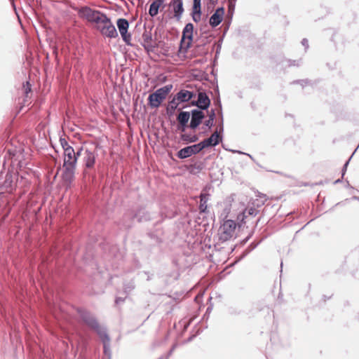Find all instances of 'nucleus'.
Segmentation results:
<instances>
[{
	"instance_id": "1",
	"label": "nucleus",
	"mask_w": 359,
	"mask_h": 359,
	"mask_svg": "<svg viewBox=\"0 0 359 359\" xmlns=\"http://www.w3.org/2000/svg\"><path fill=\"white\" fill-rule=\"evenodd\" d=\"M74 309L77 314L78 320L97 334L103 346V359H111V338L107 327L101 325L97 317L88 309L82 306H74Z\"/></svg>"
},
{
	"instance_id": "2",
	"label": "nucleus",
	"mask_w": 359,
	"mask_h": 359,
	"mask_svg": "<svg viewBox=\"0 0 359 359\" xmlns=\"http://www.w3.org/2000/svg\"><path fill=\"white\" fill-rule=\"evenodd\" d=\"M172 88V84H166L150 93L147 97L148 106L151 109H158L161 103L166 99Z\"/></svg>"
},
{
	"instance_id": "3",
	"label": "nucleus",
	"mask_w": 359,
	"mask_h": 359,
	"mask_svg": "<svg viewBox=\"0 0 359 359\" xmlns=\"http://www.w3.org/2000/svg\"><path fill=\"white\" fill-rule=\"evenodd\" d=\"M124 218L131 221L136 220L138 223H144L153 219L152 214L144 205H138L134 209L128 210Z\"/></svg>"
},
{
	"instance_id": "4",
	"label": "nucleus",
	"mask_w": 359,
	"mask_h": 359,
	"mask_svg": "<svg viewBox=\"0 0 359 359\" xmlns=\"http://www.w3.org/2000/svg\"><path fill=\"white\" fill-rule=\"evenodd\" d=\"M82 18L86 19L89 22L94 24V26H98L106 22L108 15L104 12L93 9L88 6H86L81 12Z\"/></svg>"
},
{
	"instance_id": "5",
	"label": "nucleus",
	"mask_w": 359,
	"mask_h": 359,
	"mask_svg": "<svg viewBox=\"0 0 359 359\" xmlns=\"http://www.w3.org/2000/svg\"><path fill=\"white\" fill-rule=\"evenodd\" d=\"M163 221V218L159 219L154 223L153 229L147 231L146 236L150 239L151 243L149 244V250L151 252L153 249L156 247H158L163 243V238L160 236L159 232L161 234H163V229H159L158 227Z\"/></svg>"
},
{
	"instance_id": "6",
	"label": "nucleus",
	"mask_w": 359,
	"mask_h": 359,
	"mask_svg": "<svg viewBox=\"0 0 359 359\" xmlns=\"http://www.w3.org/2000/svg\"><path fill=\"white\" fill-rule=\"evenodd\" d=\"M93 29L99 32L104 38L112 39L118 36L116 28L109 17L107 18L106 22H104L100 25L93 26Z\"/></svg>"
},
{
	"instance_id": "7",
	"label": "nucleus",
	"mask_w": 359,
	"mask_h": 359,
	"mask_svg": "<svg viewBox=\"0 0 359 359\" xmlns=\"http://www.w3.org/2000/svg\"><path fill=\"white\" fill-rule=\"evenodd\" d=\"M236 226L238 227V221L236 222L233 219L225 220L219 229V241L222 243L229 241L232 237Z\"/></svg>"
},
{
	"instance_id": "8",
	"label": "nucleus",
	"mask_w": 359,
	"mask_h": 359,
	"mask_svg": "<svg viewBox=\"0 0 359 359\" xmlns=\"http://www.w3.org/2000/svg\"><path fill=\"white\" fill-rule=\"evenodd\" d=\"M202 151L199 143L192 144L187 145L178 151H177L175 156L181 159L184 160L191 157L192 156L200 154Z\"/></svg>"
},
{
	"instance_id": "9",
	"label": "nucleus",
	"mask_w": 359,
	"mask_h": 359,
	"mask_svg": "<svg viewBox=\"0 0 359 359\" xmlns=\"http://www.w3.org/2000/svg\"><path fill=\"white\" fill-rule=\"evenodd\" d=\"M190 122L189 128L192 130H196L199 128L205 118L203 111L199 109H193L190 111Z\"/></svg>"
},
{
	"instance_id": "10",
	"label": "nucleus",
	"mask_w": 359,
	"mask_h": 359,
	"mask_svg": "<svg viewBox=\"0 0 359 359\" xmlns=\"http://www.w3.org/2000/svg\"><path fill=\"white\" fill-rule=\"evenodd\" d=\"M168 8L170 9L172 16L177 21H180L184 12L183 0H170L168 4Z\"/></svg>"
},
{
	"instance_id": "11",
	"label": "nucleus",
	"mask_w": 359,
	"mask_h": 359,
	"mask_svg": "<svg viewBox=\"0 0 359 359\" xmlns=\"http://www.w3.org/2000/svg\"><path fill=\"white\" fill-rule=\"evenodd\" d=\"M64 170L62 173L61 177L64 185L67 189L69 188L74 180V174L76 166L72 165H63Z\"/></svg>"
},
{
	"instance_id": "12",
	"label": "nucleus",
	"mask_w": 359,
	"mask_h": 359,
	"mask_svg": "<svg viewBox=\"0 0 359 359\" xmlns=\"http://www.w3.org/2000/svg\"><path fill=\"white\" fill-rule=\"evenodd\" d=\"M194 25L192 22H188L185 25L182 29V42H184L185 40H188L187 43V50H189L192 45L194 41Z\"/></svg>"
},
{
	"instance_id": "13",
	"label": "nucleus",
	"mask_w": 359,
	"mask_h": 359,
	"mask_svg": "<svg viewBox=\"0 0 359 359\" xmlns=\"http://www.w3.org/2000/svg\"><path fill=\"white\" fill-rule=\"evenodd\" d=\"M225 8L223 6L218 7L209 18V24L212 29H215L224 20Z\"/></svg>"
},
{
	"instance_id": "14",
	"label": "nucleus",
	"mask_w": 359,
	"mask_h": 359,
	"mask_svg": "<svg viewBox=\"0 0 359 359\" xmlns=\"http://www.w3.org/2000/svg\"><path fill=\"white\" fill-rule=\"evenodd\" d=\"M259 212V210L252 206L245 208L244 210L241 212L237 215V221L238 222V228H241L243 224H245L246 223L245 219L248 218V216H251V217H254Z\"/></svg>"
},
{
	"instance_id": "15",
	"label": "nucleus",
	"mask_w": 359,
	"mask_h": 359,
	"mask_svg": "<svg viewBox=\"0 0 359 359\" xmlns=\"http://www.w3.org/2000/svg\"><path fill=\"white\" fill-rule=\"evenodd\" d=\"M205 167L204 161L196 160L194 158L190 159V163L187 165V170L191 175H196L201 172Z\"/></svg>"
},
{
	"instance_id": "16",
	"label": "nucleus",
	"mask_w": 359,
	"mask_h": 359,
	"mask_svg": "<svg viewBox=\"0 0 359 359\" xmlns=\"http://www.w3.org/2000/svg\"><path fill=\"white\" fill-rule=\"evenodd\" d=\"M177 121L180 126L177 127V130L180 132H184L189 128V121L190 120V112L187 111H181L177 115Z\"/></svg>"
},
{
	"instance_id": "17",
	"label": "nucleus",
	"mask_w": 359,
	"mask_h": 359,
	"mask_svg": "<svg viewBox=\"0 0 359 359\" xmlns=\"http://www.w3.org/2000/svg\"><path fill=\"white\" fill-rule=\"evenodd\" d=\"M175 95L177 96L178 102L182 104L190 102L196 96V93L194 91L182 88L180 89Z\"/></svg>"
},
{
	"instance_id": "18",
	"label": "nucleus",
	"mask_w": 359,
	"mask_h": 359,
	"mask_svg": "<svg viewBox=\"0 0 359 359\" xmlns=\"http://www.w3.org/2000/svg\"><path fill=\"white\" fill-rule=\"evenodd\" d=\"M215 118V110L214 109H211L209 111L208 119L205 121L201 127L203 131L200 132V134H202V135H205L212 129Z\"/></svg>"
},
{
	"instance_id": "19",
	"label": "nucleus",
	"mask_w": 359,
	"mask_h": 359,
	"mask_svg": "<svg viewBox=\"0 0 359 359\" xmlns=\"http://www.w3.org/2000/svg\"><path fill=\"white\" fill-rule=\"evenodd\" d=\"M201 135L202 134H200V133L198 134H196L194 133H187L185 130L184 132H180V140L184 144H196L198 143L197 142L199 140Z\"/></svg>"
},
{
	"instance_id": "20",
	"label": "nucleus",
	"mask_w": 359,
	"mask_h": 359,
	"mask_svg": "<svg viewBox=\"0 0 359 359\" xmlns=\"http://www.w3.org/2000/svg\"><path fill=\"white\" fill-rule=\"evenodd\" d=\"M68 149L64 151V163L63 165H72L76 166L77 157L75 156V150L73 147H67Z\"/></svg>"
},
{
	"instance_id": "21",
	"label": "nucleus",
	"mask_w": 359,
	"mask_h": 359,
	"mask_svg": "<svg viewBox=\"0 0 359 359\" xmlns=\"http://www.w3.org/2000/svg\"><path fill=\"white\" fill-rule=\"evenodd\" d=\"M198 100L199 106H198L197 109L203 111H208L211 105V100L207 93L204 92L199 93L198 95Z\"/></svg>"
},
{
	"instance_id": "22",
	"label": "nucleus",
	"mask_w": 359,
	"mask_h": 359,
	"mask_svg": "<svg viewBox=\"0 0 359 359\" xmlns=\"http://www.w3.org/2000/svg\"><path fill=\"white\" fill-rule=\"evenodd\" d=\"M83 164L88 169L93 168L95 164V155L88 149H86L84 152Z\"/></svg>"
},
{
	"instance_id": "23",
	"label": "nucleus",
	"mask_w": 359,
	"mask_h": 359,
	"mask_svg": "<svg viewBox=\"0 0 359 359\" xmlns=\"http://www.w3.org/2000/svg\"><path fill=\"white\" fill-rule=\"evenodd\" d=\"M163 3V0L153 1L150 4L149 7V11H148L149 15L152 18L156 17L158 14L159 10L161 9V5H162Z\"/></svg>"
},
{
	"instance_id": "24",
	"label": "nucleus",
	"mask_w": 359,
	"mask_h": 359,
	"mask_svg": "<svg viewBox=\"0 0 359 359\" xmlns=\"http://www.w3.org/2000/svg\"><path fill=\"white\" fill-rule=\"evenodd\" d=\"M129 21L123 18H118L116 20V26L119 31L120 34L127 32L129 29Z\"/></svg>"
},
{
	"instance_id": "25",
	"label": "nucleus",
	"mask_w": 359,
	"mask_h": 359,
	"mask_svg": "<svg viewBox=\"0 0 359 359\" xmlns=\"http://www.w3.org/2000/svg\"><path fill=\"white\" fill-rule=\"evenodd\" d=\"M260 220H261L260 217L256 219V221L255 222V225H254L252 229L251 230V231L248 233V235L245 238H244L243 239L240 241V242L238 243H237L238 247L244 246L249 241V240L252 237L254 232H255V229L257 227L258 223L260 222Z\"/></svg>"
},
{
	"instance_id": "26",
	"label": "nucleus",
	"mask_w": 359,
	"mask_h": 359,
	"mask_svg": "<svg viewBox=\"0 0 359 359\" xmlns=\"http://www.w3.org/2000/svg\"><path fill=\"white\" fill-rule=\"evenodd\" d=\"M265 238H266V237H264V238H260V239H258V238L255 239L243 250L245 252V255H248L250 252H251L252 250H254Z\"/></svg>"
},
{
	"instance_id": "27",
	"label": "nucleus",
	"mask_w": 359,
	"mask_h": 359,
	"mask_svg": "<svg viewBox=\"0 0 359 359\" xmlns=\"http://www.w3.org/2000/svg\"><path fill=\"white\" fill-rule=\"evenodd\" d=\"M201 147V150L203 151L205 149L215 147L216 145L212 142V140L209 137L198 142Z\"/></svg>"
},
{
	"instance_id": "28",
	"label": "nucleus",
	"mask_w": 359,
	"mask_h": 359,
	"mask_svg": "<svg viewBox=\"0 0 359 359\" xmlns=\"http://www.w3.org/2000/svg\"><path fill=\"white\" fill-rule=\"evenodd\" d=\"M142 42H141L140 43L142 46H143V45H145L147 43L152 42V40H153L152 34H151V32L150 31L149 32L146 29L143 32V34L142 35Z\"/></svg>"
},
{
	"instance_id": "29",
	"label": "nucleus",
	"mask_w": 359,
	"mask_h": 359,
	"mask_svg": "<svg viewBox=\"0 0 359 359\" xmlns=\"http://www.w3.org/2000/svg\"><path fill=\"white\" fill-rule=\"evenodd\" d=\"M237 0H229L228 5H227V14L229 16H230L231 20L233 18L235 8H236V3Z\"/></svg>"
},
{
	"instance_id": "30",
	"label": "nucleus",
	"mask_w": 359,
	"mask_h": 359,
	"mask_svg": "<svg viewBox=\"0 0 359 359\" xmlns=\"http://www.w3.org/2000/svg\"><path fill=\"white\" fill-rule=\"evenodd\" d=\"M209 138L212 140L215 145L217 146L222 142L223 135L220 136L219 131L217 130Z\"/></svg>"
},
{
	"instance_id": "31",
	"label": "nucleus",
	"mask_w": 359,
	"mask_h": 359,
	"mask_svg": "<svg viewBox=\"0 0 359 359\" xmlns=\"http://www.w3.org/2000/svg\"><path fill=\"white\" fill-rule=\"evenodd\" d=\"M233 201V198L232 197V196L228 197L224 203H225V207L224 208V214L225 215V217H226L228 216V215L229 214L230 211H231V203Z\"/></svg>"
},
{
	"instance_id": "32",
	"label": "nucleus",
	"mask_w": 359,
	"mask_h": 359,
	"mask_svg": "<svg viewBox=\"0 0 359 359\" xmlns=\"http://www.w3.org/2000/svg\"><path fill=\"white\" fill-rule=\"evenodd\" d=\"M23 88H24V106H25V102H26V98L28 97V95L32 92L30 81H26L25 82H24Z\"/></svg>"
},
{
	"instance_id": "33",
	"label": "nucleus",
	"mask_w": 359,
	"mask_h": 359,
	"mask_svg": "<svg viewBox=\"0 0 359 359\" xmlns=\"http://www.w3.org/2000/svg\"><path fill=\"white\" fill-rule=\"evenodd\" d=\"M123 41L125 42V43L128 46H133V44L132 43V34L128 31L127 32L122 33V34H120Z\"/></svg>"
},
{
	"instance_id": "34",
	"label": "nucleus",
	"mask_w": 359,
	"mask_h": 359,
	"mask_svg": "<svg viewBox=\"0 0 359 359\" xmlns=\"http://www.w3.org/2000/svg\"><path fill=\"white\" fill-rule=\"evenodd\" d=\"M202 13L201 0H193L191 13Z\"/></svg>"
},
{
	"instance_id": "35",
	"label": "nucleus",
	"mask_w": 359,
	"mask_h": 359,
	"mask_svg": "<svg viewBox=\"0 0 359 359\" xmlns=\"http://www.w3.org/2000/svg\"><path fill=\"white\" fill-rule=\"evenodd\" d=\"M135 288V285L132 282H128L123 283V293L128 296L130 292Z\"/></svg>"
},
{
	"instance_id": "36",
	"label": "nucleus",
	"mask_w": 359,
	"mask_h": 359,
	"mask_svg": "<svg viewBox=\"0 0 359 359\" xmlns=\"http://www.w3.org/2000/svg\"><path fill=\"white\" fill-rule=\"evenodd\" d=\"M210 196V194L205 190H202L199 198H200V203L207 204L208 201H209V198Z\"/></svg>"
},
{
	"instance_id": "37",
	"label": "nucleus",
	"mask_w": 359,
	"mask_h": 359,
	"mask_svg": "<svg viewBox=\"0 0 359 359\" xmlns=\"http://www.w3.org/2000/svg\"><path fill=\"white\" fill-rule=\"evenodd\" d=\"M181 104L178 102V100L177 99V96L175 95L168 102V104L167 106L170 107L171 108H173L174 109H177L179 106Z\"/></svg>"
},
{
	"instance_id": "38",
	"label": "nucleus",
	"mask_w": 359,
	"mask_h": 359,
	"mask_svg": "<svg viewBox=\"0 0 359 359\" xmlns=\"http://www.w3.org/2000/svg\"><path fill=\"white\" fill-rule=\"evenodd\" d=\"M184 42H182V39H180L179 47H178V51H177V56L180 57L181 54H183L184 55H186L187 51L189 50H187V43L184 44Z\"/></svg>"
},
{
	"instance_id": "39",
	"label": "nucleus",
	"mask_w": 359,
	"mask_h": 359,
	"mask_svg": "<svg viewBox=\"0 0 359 359\" xmlns=\"http://www.w3.org/2000/svg\"><path fill=\"white\" fill-rule=\"evenodd\" d=\"M143 48H144L145 51L148 53H154L155 48H158V46H156V43H153L152 42L147 43L145 45H143Z\"/></svg>"
},
{
	"instance_id": "40",
	"label": "nucleus",
	"mask_w": 359,
	"mask_h": 359,
	"mask_svg": "<svg viewBox=\"0 0 359 359\" xmlns=\"http://www.w3.org/2000/svg\"><path fill=\"white\" fill-rule=\"evenodd\" d=\"M214 36H203L201 35V46H203V48H204V47L208 45V43H210L211 42V41L212 40V39H214Z\"/></svg>"
},
{
	"instance_id": "41",
	"label": "nucleus",
	"mask_w": 359,
	"mask_h": 359,
	"mask_svg": "<svg viewBox=\"0 0 359 359\" xmlns=\"http://www.w3.org/2000/svg\"><path fill=\"white\" fill-rule=\"evenodd\" d=\"M215 91L217 93V97L215 98V102H217V104L222 108V103H221V100H220L219 90V87H218L217 80L216 76L215 77Z\"/></svg>"
},
{
	"instance_id": "42",
	"label": "nucleus",
	"mask_w": 359,
	"mask_h": 359,
	"mask_svg": "<svg viewBox=\"0 0 359 359\" xmlns=\"http://www.w3.org/2000/svg\"><path fill=\"white\" fill-rule=\"evenodd\" d=\"M156 46H158V48H161L164 51V55H167V52L169 50L168 46L163 41V40H159L156 43Z\"/></svg>"
},
{
	"instance_id": "43",
	"label": "nucleus",
	"mask_w": 359,
	"mask_h": 359,
	"mask_svg": "<svg viewBox=\"0 0 359 359\" xmlns=\"http://www.w3.org/2000/svg\"><path fill=\"white\" fill-rule=\"evenodd\" d=\"M175 111H176V109H174L173 108H171L170 107L167 106L165 108V116L167 118H170L175 115Z\"/></svg>"
},
{
	"instance_id": "44",
	"label": "nucleus",
	"mask_w": 359,
	"mask_h": 359,
	"mask_svg": "<svg viewBox=\"0 0 359 359\" xmlns=\"http://www.w3.org/2000/svg\"><path fill=\"white\" fill-rule=\"evenodd\" d=\"M190 15H191V18L194 22L198 23L201 21L202 13H200V12L191 13Z\"/></svg>"
},
{
	"instance_id": "45",
	"label": "nucleus",
	"mask_w": 359,
	"mask_h": 359,
	"mask_svg": "<svg viewBox=\"0 0 359 359\" xmlns=\"http://www.w3.org/2000/svg\"><path fill=\"white\" fill-rule=\"evenodd\" d=\"M60 142L61 147H62V149L64 151L68 149L67 147H72V146H70L68 144V142L67 141V140L65 137H60Z\"/></svg>"
},
{
	"instance_id": "46",
	"label": "nucleus",
	"mask_w": 359,
	"mask_h": 359,
	"mask_svg": "<svg viewBox=\"0 0 359 359\" xmlns=\"http://www.w3.org/2000/svg\"><path fill=\"white\" fill-rule=\"evenodd\" d=\"M198 210L201 214H208L209 212L208 204L200 203Z\"/></svg>"
},
{
	"instance_id": "47",
	"label": "nucleus",
	"mask_w": 359,
	"mask_h": 359,
	"mask_svg": "<svg viewBox=\"0 0 359 359\" xmlns=\"http://www.w3.org/2000/svg\"><path fill=\"white\" fill-rule=\"evenodd\" d=\"M248 255L245 254V252L243 251L241 255L235 257L233 262L231 264L232 266H234L235 264L240 262L242 259H243Z\"/></svg>"
},
{
	"instance_id": "48",
	"label": "nucleus",
	"mask_w": 359,
	"mask_h": 359,
	"mask_svg": "<svg viewBox=\"0 0 359 359\" xmlns=\"http://www.w3.org/2000/svg\"><path fill=\"white\" fill-rule=\"evenodd\" d=\"M248 255L245 254V252L243 251L241 255L235 257L233 262L231 264L232 266H234L235 264L240 262L242 259H243Z\"/></svg>"
},
{
	"instance_id": "49",
	"label": "nucleus",
	"mask_w": 359,
	"mask_h": 359,
	"mask_svg": "<svg viewBox=\"0 0 359 359\" xmlns=\"http://www.w3.org/2000/svg\"><path fill=\"white\" fill-rule=\"evenodd\" d=\"M264 202H265V200L260 201V200L256 199L252 202V206L255 207V208L257 209L258 208H260L262 205H264Z\"/></svg>"
},
{
	"instance_id": "50",
	"label": "nucleus",
	"mask_w": 359,
	"mask_h": 359,
	"mask_svg": "<svg viewBox=\"0 0 359 359\" xmlns=\"http://www.w3.org/2000/svg\"><path fill=\"white\" fill-rule=\"evenodd\" d=\"M127 297H128V296H126V295H125V297H116L115 300H114L115 306H118L121 304H123Z\"/></svg>"
},
{
	"instance_id": "51",
	"label": "nucleus",
	"mask_w": 359,
	"mask_h": 359,
	"mask_svg": "<svg viewBox=\"0 0 359 359\" xmlns=\"http://www.w3.org/2000/svg\"><path fill=\"white\" fill-rule=\"evenodd\" d=\"M218 126H219V130L222 134L224 133V119H223V114H221V118L218 120Z\"/></svg>"
},
{
	"instance_id": "52",
	"label": "nucleus",
	"mask_w": 359,
	"mask_h": 359,
	"mask_svg": "<svg viewBox=\"0 0 359 359\" xmlns=\"http://www.w3.org/2000/svg\"><path fill=\"white\" fill-rule=\"evenodd\" d=\"M200 31L201 32V35L203 34H208L209 32L208 25L206 23L201 24L200 27Z\"/></svg>"
},
{
	"instance_id": "53",
	"label": "nucleus",
	"mask_w": 359,
	"mask_h": 359,
	"mask_svg": "<svg viewBox=\"0 0 359 359\" xmlns=\"http://www.w3.org/2000/svg\"><path fill=\"white\" fill-rule=\"evenodd\" d=\"M299 83H310L311 80L306 79H299V80H294L292 81V84H299Z\"/></svg>"
},
{
	"instance_id": "54",
	"label": "nucleus",
	"mask_w": 359,
	"mask_h": 359,
	"mask_svg": "<svg viewBox=\"0 0 359 359\" xmlns=\"http://www.w3.org/2000/svg\"><path fill=\"white\" fill-rule=\"evenodd\" d=\"M357 149H358V148H356V149L353 151V152L352 153V154L351 155V156H350V157H349V158H348L345 161V163H344V165H343L344 167H345V168H348V164H349V163H350V161H351V158H352L353 156L354 155V154H355V153L356 152V151H357Z\"/></svg>"
},
{
	"instance_id": "55",
	"label": "nucleus",
	"mask_w": 359,
	"mask_h": 359,
	"mask_svg": "<svg viewBox=\"0 0 359 359\" xmlns=\"http://www.w3.org/2000/svg\"><path fill=\"white\" fill-rule=\"evenodd\" d=\"M288 65L291 66H299V60H288Z\"/></svg>"
},
{
	"instance_id": "56",
	"label": "nucleus",
	"mask_w": 359,
	"mask_h": 359,
	"mask_svg": "<svg viewBox=\"0 0 359 359\" xmlns=\"http://www.w3.org/2000/svg\"><path fill=\"white\" fill-rule=\"evenodd\" d=\"M83 150V147L82 146L76 148V151H75V156L77 157V159L81 155V152Z\"/></svg>"
},
{
	"instance_id": "57",
	"label": "nucleus",
	"mask_w": 359,
	"mask_h": 359,
	"mask_svg": "<svg viewBox=\"0 0 359 359\" xmlns=\"http://www.w3.org/2000/svg\"><path fill=\"white\" fill-rule=\"evenodd\" d=\"M222 147L223 149H224L226 151H230L231 152H232L233 154H245V152H243V151H241L239 150H236V149H227L225 147V146L223 144L222 145Z\"/></svg>"
},
{
	"instance_id": "58",
	"label": "nucleus",
	"mask_w": 359,
	"mask_h": 359,
	"mask_svg": "<svg viewBox=\"0 0 359 359\" xmlns=\"http://www.w3.org/2000/svg\"><path fill=\"white\" fill-rule=\"evenodd\" d=\"M170 32H173L174 34H173V39H175L179 35V32L177 31V29L175 27H172V29L170 31Z\"/></svg>"
},
{
	"instance_id": "59",
	"label": "nucleus",
	"mask_w": 359,
	"mask_h": 359,
	"mask_svg": "<svg viewBox=\"0 0 359 359\" xmlns=\"http://www.w3.org/2000/svg\"><path fill=\"white\" fill-rule=\"evenodd\" d=\"M302 46H304L305 47V48H309V41L306 39H303L301 41Z\"/></svg>"
},
{
	"instance_id": "60",
	"label": "nucleus",
	"mask_w": 359,
	"mask_h": 359,
	"mask_svg": "<svg viewBox=\"0 0 359 359\" xmlns=\"http://www.w3.org/2000/svg\"><path fill=\"white\" fill-rule=\"evenodd\" d=\"M332 297V294L330 295V296H327L326 294H323L322 296V300L323 301L324 303H325L327 302V300L328 299H330Z\"/></svg>"
},
{
	"instance_id": "61",
	"label": "nucleus",
	"mask_w": 359,
	"mask_h": 359,
	"mask_svg": "<svg viewBox=\"0 0 359 359\" xmlns=\"http://www.w3.org/2000/svg\"><path fill=\"white\" fill-rule=\"evenodd\" d=\"M212 309V305L208 306L206 309L205 313L203 315V318H204L207 314L210 313L211 312Z\"/></svg>"
},
{
	"instance_id": "62",
	"label": "nucleus",
	"mask_w": 359,
	"mask_h": 359,
	"mask_svg": "<svg viewBox=\"0 0 359 359\" xmlns=\"http://www.w3.org/2000/svg\"><path fill=\"white\" fill-rule=\"evenodd\" d=\"M191 106H193V107H196V108H198V106H199L198 104V100H191Z\"/></svg>"
},
{
	"instance_id": "63",
	"label": "nucleus",
	"mask_w": 359,
	"mask_h": 359,
	"mask_svg": "<svg viewBox=\"0 0 359 359\" xmlns=\"http://www.w3.org/2000/svg\"><path fill=\"white\" fill-rule=\"evenodd\" d=\"M222 41V39L221 40L220 43L218 44V46H217V51H216V57H217V56L219 54L220 50H221Z\"/></svg>"
},
{
	"instance_id": "64",
	"label": "nucleus",
	"mask_w": 359,
	"mask_h": 359,
	"mask_svg": "<svg viewBox=\"0 0 359 359\" xmlns=\"http://www.w3.org/2000/svg\"><path fill=\"white\" fill-rule=\"evenodd\" d=\"M196 337V335H191L189 336L185 341L184 343H189L191 342L194 338Z\"/></svg>"
}]
</instances>
